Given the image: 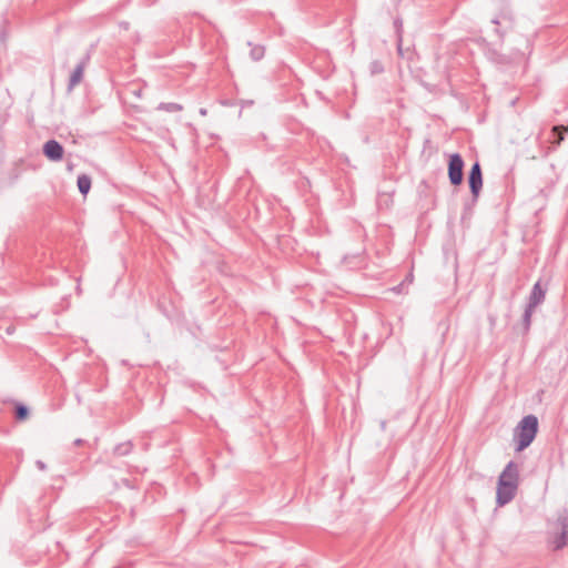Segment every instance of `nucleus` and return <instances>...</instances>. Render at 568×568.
<instances>
[{
    "label": "nucleus",
    "mask_w": 568,
    "mask_h": 568,
    "mask_svg": "<svg viewBox=\"0 0 568 568\" xmlns=\"http://www.w3.org/2000/svg\"><path fill=\"white\" fill-rule=\"evenodd\" d=\"M564 130V126H554L552 132L555 134H558V139L555 141V143L560 144V142L564 140V136L561 135V131ZM566 131H568V126L565 128Z\"/></svg>",
    "instance_id": "17"
},
{
    "label": "nucleus",
    "mask_w": 568,
    "mask_h": 568,
    "mask_svg": "<svg viewBox=\"0 0 568 568\" xmlns=\"http://www.w3.org/2000/svg\"><path fill=\"white\" fill-rule=\"evenodd\" d=\"M132 450L131 442L121 443L115 446L114 454L118 456H125Z\"/></svg>",
    "instance_id": "12"
},
{
    "label": "nucleus",
    "mask_w": 568,
    "mask_h": 568,
    "mask_svg": "<svg viewBox=\"0 0 568 568\" xmlns=\"http://www.w3.org/2000/svg\"><path fill=\"white\" fill-rule=\"evenodd\" d=\"M29 415V409L27 406L19 404L16 407V417L19 420H24Z\"/></svg>",
    "instance_id": "15"
},
{
    "label": "nucleus",
    "mask_w": 568,
    "mask_h": 568,
    "mask_svg": "<svg viewBox=\"0 0 568 568\" xmlns=\"http://www.w3.org/2000/svg\"><path fill=\"white\" fill-rule=\"evenodd\" d=\"M36 465L40 470H45L47 468L45 464L42 460H37Z\"/></svg>",
    "instance_id": "18"
},
{
    "label": "nucleus",
    "mask_w": 568,
    "mask_h": 568,
    "mask_svg": "<svg viewBox=\"0 0 568 568\" xmlns=\"http://www.w3.org/2000/svg\"><path fill=\"white\" fill-rule=\"evenodd\" d=\"M537 432V417L535 415H527L523 417L514 432V439L517 443L516 450L521 452L527 448L535 439Z\"/></svg>",
    "instance_id": "1"
},
{
    "label": "nucleus",
    "mask_w": 568,
    "mask_h": 568,
    "mask_svg": "<svg viewBox=\"0 0 568 568\" xmlns=\"http://www.w3.org/2000/svg\"><path fill=\"white\" fill-rule=\"evenodd\" d=\"M491 23H494V24L498 26V24L500 23L499 18H494V19L491 20Z\"/></svg>",
    "instance_id": "21"
},
{
    "label": "nucleus",
    "mask_w": 568,
    "mask_h": 568,
    "mask_svg": "<svg viewBox=\"0 0 568 568\" xmlns=\"http://www.w3.org/2000/svg\"><path fill=\"white\" fill-rule=\"evenodd\" d=\"M464 161L457 153L450 155L448 164V176L453 185H458L463 181Z\"/></svg>",
    "instance_id": "2"
},
{
    "label": "nucleus",
    "mask_w": 568,
    "mask_h": 568,
    "mask_svg": "<svg viewBox=\"0 0 568 568\" xmlns=\"http://www.w3.org/2000/svg\"><path fill=\"white\" fill-rule=\"evenodd\" d=\"M369 71L372 74H378L384 71V67L379 61H373L369 64Z\"/></svg>",
    "instance_id": "16"
},
{
    "label": "nucleus",
    "mask_w": 568,
    "mask_h": 568,
    "mask_svg": "<svg viewBox=\"0 0 568 568\" xmlns=\"http://www.w3.org/2000/svg\"><path fill=\"white\" fill-rule=\"evenodd\" d=\"M43 154L51 161H60L63 158V148L55 140H49L43 145Z\"/></svg>",
    "instance_id": "5"
},
{
    "label": "nucleus",
    "mask_w": 568,
    "mask_h": 568,
    "mask_svg": "<svg viewBox=\"0 0 568 568\" xmlns=\"http://www.w3.org/2000/svg\"><path fill=\"white\" fill-rule=\"evenodd\" d=\"M395 24H396V28H397V32L399 33V27H400V24H398V21H395Z\"/></svg>",
    "instance_id": "24"
},
{
    "label": "nucleus",
    "mask_w": 568,
    "mask_h": 568,
    "mask_svg": "<svg viewBox=\"0 0 568 568\" xmlns=\"http://www.w3.org/2000/svg\"><path fill=\"white\" fill-rule=\"evenodd\" d=\"M250 54L254 61H258L264 57V48L262 45H253Z\"/></svg>",
    "instance_id": "14"
},
{
    "label": "nucleus",
    "mask_w": 568,
    "mask_h": 568,
    "mask_svg": "<svg viewBox=\"0 0 568 568\" xmlns=\"http://www.w3.org/2000/svg\"><path fill=\"white\" fill-rule=\"evenodd\" d=\"M385 425L386 423L385 422H382V428L385 429Z\"/></svg>",
    "instance_id": "25"
},
{
    "label": "nucleus",
    "mask_w": 568,
    "mask_h": 568,
    "mask_svg": "<svg viewBox=\"0 0 568 568\" xmlns=\"http://www.w3.org/2000/svg\"><path fill=\"white\" fill-rule=\"evenodd\" d=\"M495 31H496V33H497L500 38H503V37H504V33H503L501 31H499V29H496Z\"/></svg>",
    "instance_id": "22"
},
{
    "label": "nucleus",
    "mask_w": 568,
    "mask_h": 568,
    "mask_svg": "<svg viewBox=\"0 0 568 568\" xmlns=\"http://www.w3.org/2000/svg\"><path fill=\"white\" fill-rule=\"evenodd\" d=\"M397 49H398V53L400 55H403V52H402V38H400V34H398V44H397Z\"/></svg>",
    "instance_id": "19"
},
{
    "label": "nucleus",
    "mask_w": 568,
    "mask_h": 568,
    "mask_svg": "<svg viewBox=\"0 0 568 568\" xmlns=\"http://www.w3.org/2000/svg\"><path fill=\"white\" fill-rule=\"evenodd\" d=\"M545 296H546V288H544L541 286V283L538 281L532 286V290L529 294L527 305L536 308L538 305H540L545 301Z\"/></svg>",
    "instance_id": "7"
},
{
    "label": "nucleus",
    "mask_w": 568,
    "mask_h": 568,
    "mask_svg": "<svg viewBox=\"0 0 568 568\" xmlns=\"http://www.w3.org/2000/svg\"><path fill=\"white\" fill-rule=\"evenodd\" d=\"M159 110H162V111H166V112H179L181 111L183 108L181 104L179 103H173V102H170V103H160L159 106H158Z\"/></svg>",
    "instance_id": "13"
},
{
    "label": "nucleus",
    "mask_w": 568,
    "mask_h": 568,
    "mask_svg": "<svg viewBox=\"0 0 568 568\" xmlns=\"http://www.w3.org/2000/svg\"><path fill=\"white\" fill-rule=\"evenodd\" d=\"M78 187L81 194L87 195L91 187V179L85 174L79 175Z\"/></svg>",
    "instance_id": "10"
},
{
    "label": "nucleus",
    "mask_w": 568,
    "mask_h": 568,
    "mask_svg": "<svg viewBox=\"0 0 568 568\" xmlns=\"http://www.w3.org/2000/svg\"><path fill=\"white\" fill-rule=\"evenodd\" d=\"M560 526H561L560 534H558L552 540V545H554L555 549H561L568 542V519L561 518Z\"/></svg>",
    "instance_id": "8"
},
{
    "label": "nucleus",
    "mask_w": 568,
    "mask_h": 568,
    "mask_svg": "<svg viewBox=\"0 0 568 568\" xmlns=\"http://www.w3.org/2000/svg\"><path fill=\"white\" fill-rule=\"evenodd\" d=\"M518 479H519V470L518 466L514 462H509L501 474L499 475L498 481H506L514 484L516 487H518Z\"/></svg>",
    "instance_id": "6"
},
{
    "label": "nucleus",
    "mask_w": 568,
    "mask_h": 568,
    "mask_svg": "<svg viewBox=\"0 0 568 568\" xmlns=\"http://www.w3.org/2000/svg\"><path fill=\"white\" fill-rule=\"evenodd\" d=\"M200 114H201V115H206V110H205V109H201V110H200Z\"/></svg>",
    "instance_id": "23"
},
{
    "label": "nucleus",
    "mask_w": 568,
    "mask_h": 568,
    "mask_svg": "<svg viewBox=\"0 0 568 568\" xmlns=\"http://www.w3.org/2000/svg\"><path fill=\"white\" fill-rule=\"evenodd\" d=\"M517 488L518 487H516L514 484L498 481L496 496L498 506H505L506 504L510 503L516 495Z\"/></svg>",
    "instance_id": "3"
},
{
    "label": "nucleus",
    "mask_w": 568,
    "mask_h": 568,
    "mask_svg": "<svg viewBox=\"0 0 568 568\" xmlns=\"http://www.w3.org/2000/svg\"><path fill=\"white\" fill-rule=\"evenodd\" d=\"M468 183L473 196L477 197L483 186L481 169L478 162H475L470 169Z\"/></svg>",
    "instance_id": "4"
},
{
    "label": "nucleus",
    "mask_w": 568,
    "mask_h": 568,
    "mask_svg": "<svg viewBox=\"0 0 568 568\" xmlns=\"http://www.w3.org/2000/svg\"><path fill=\"white\" fill-rule=\"evenodd\" d=\"M84 72V62H80L74 70L72 71L69 80V90H72L75 85H78L83 78Z\"/></svg>",
    "instance_id": "9"
},
{
    "label": "nucleus",
    "mask_w": 568,
    "mask_h": 568,
    "mask_svg": "<svg viewBox=\"0 0 568 568\" xmlns=\"http://www.w3.org/2000/svg\"><path fill=\"white\" fill-rule=\"evenodd\" d=\"M534 312H535L534 307L526 305V308H525V312L523 315L524 333H528V331L530 329L531 317H532Z\"/></svg>",
    "instance_id": "11"
},
{
    "label": "nucleus",
    "mask_w": 568,
    "mask_h": 568,
    "mask_svg": "<svg viewBox=\"0 0 568 568\" xmlns=\"http://www.w3.org/2000/svg\"><path fill=\"white\" fill-rule=\"evenodd\" d=\"M503 19L508 20L510 23H513V17L511 16L504 14Z\"/></svg>",
    "instance_id": "20"
}]
</instances>
